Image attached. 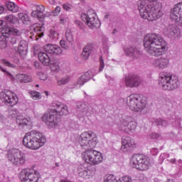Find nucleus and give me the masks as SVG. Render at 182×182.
Here are the masks:
<instances>
[{
    "mask_svg": "<svg viewBox=\"0 0 182 182\" xmlns=\"http://www.w3.org/2000/svg\"><path fill=\"white\" fill-rule=\"evenodd\" d=\"M51 107H53L51 110L58 116H66L69 113L68 105L59 101H53Z\"/></svg>",
    "mask_w": 182,
    "mask_h": 182,
    "instance_id": "16",
    "label": "nucleus"
},
{
    "mask_svg": "<svg viewBox=\"0 0 182 182\" xmlns=\"http://www.w3.org/2000/svg\"><path fill=\"white\" fill-rule=\"evenodd\" d=\"M170 18L178 26H182V2L176 4L171 10Z\"/></svg>",
    "mask_w": 182,
    "mask_h": 182,
    "instance_id": "15",
    "label": "nucleus"
},
{
    "mask_svg": "<svg viewBox=\"0 0 182 182\" xmlns=\"http://www.w3.org/2000/svg\"><path fill=\"white\" fill-rule=\"evenodd\" d=\"M2 65H4V66H7L8 68H15V65L11 63L9 61L4 59L1 60Z\"/></svg>",
    "mask_w": 182,
    "mask_h": 182,
    "instance_id": "50",
    "label": "nucleus"
},
{
    "mask_svg": "<svg viewBox=\"0 0 182 182\" xmlns=\"http://www.w3.org/2000/svg\"><path fill=\"white\" fill-rule=\"evenodd\" d=\"M105 77H107V79L108 80H114V77H112V76H109L107 75H105Z\"/></svg>",
    "mask_w": 182,
    "mask_h": 182,
    "instance_id": "58",
    "label": "nucleus"
},
{
    "mask_svg": "<svg viewBox=\"0 0 182 182\" xmlns=\"http://www.w3.org/2000/svg\"><path fill=\"white\" fill-rule=\"evenodd\" d=\"M144 48L151 56H161L167 50V43L164 38L157 33H149L144 38Z\"/></svg>",
    "mask_w": 182,
    "mask_h": 182,
    "instance_id": "1",
    "label": "nucleus"
},
{
    "mask_svg": "<svg viewBox=\"0 0 182 182\" xmlns=\"http://www.w3.org/2000/svg\"><path fill=\"white\" fill-rule=\"evenodd\" d=\"M50 69L52 72H55V73H59V72H60V66L59 65V62L53 63L50 66Z\"/></svg>",
    "mask_w": 182,
    "mask_h": 182,
    "instance_id": "38",
    "label": "nucleus"
},
{
    "mask_svg": "<svg viewBox=\"0 0 182 182\" xmlns=\"http://www.w3.org/2000/svg\"><path fill=\"white\" fill-rule=\"evenodd\" d=\"M30 95H31V97H32V99H33L34 100H38V99L42 98L41 93H39L36 91L30 92Z\"/></svg>",
    "mask_w": 182,
    "mask_h": 182,
    "instance_id": "40",
    "label": "nucleus"
},
{
    "mask_svg": "<svg viewBox=\"0 0 182 182\" xmlns=\"http://www.w3.org/2000/svg\"><path fill=\"white\" fill-rule=\"evenodd\" d=\"M130 164L133 168L146 171L150 168V160L143 154H134L130 161Z\"/></svg>",
    "mask_w": 182,
    "mask_h": 182,
    "instance_id": "8",
    "label": "nucleus"
},
{
    "mask_svg": "<svg viewBox=\"0 0 182 182\" xmlns=\"http://www.w3.org/2000/svg\"><path fill=\"white\" fill-rule=\"evenodd\" d=\"M39 78L41 79V80H46V79H48V76L46 75V74L40 73Z\"/></svg>",
    "mask_w": 182,
    "mask_h": 182,
    "instance_id": "53",
    "label": "nucleus"
},
{
    "mask_svg": "<svg viewBox=\"0 0 182 182\" xmlns=\"http://www.w3.org/2000/svg\"><path fill=\"white\" fill-rule=\"evenodd\" d=\"M59 14H60V6H57L55 9V10H53L52 11V15L53 16H58V15H59Z\"/></svg>",
    "mask_w": 182,
    "mask_h": 182,
    "instance_id": "52",
    "label": "nucleus"
},
{
    "mask_svg": "<svg viewBox=\"0 0 182 182\" xmlns=\"http://www.w3.org/2000/svg\"><path fill=\"white\" fill-rule=\"evenodd\" d=\"M159 84L164 90H176L178 87V78L170 73L162 72L159 74Z\"/></svg>",
    "mask_w": 182,
    "mask_h": 182,
    "instance_id": "4",
    "label": "nucleus"
},
{
    "mask_svg": "<svg viewBox=\"0 0 182 182\" xmlns=\"http://www.w3.org/2000/svg\"><path fill=\"white\" fill-rule=\"evenodd\" d=\"M23 77H23V83H29L32 82V76L28 75L27 74H23Z\"/></svg>",
    "mask_w": 182,
    "mask_h": 182,
    "instance_id": "48",
    "label": "nucleus"
},
{
    "mask_svg": "<svg viewBox=\"0 0 182 182\" xmlns=\"http://www.w3.org/2000/svg\"><path fill=\"white\" fill-rule=\"evenodd\" d=\"M117 182H132V177L130 176H122Z\"/></svg>",
    "mask_w": 182,
    "mask_h": 182,
    "instance_id": "45",
    "label": "nucleus"
},
{
    "mask_svg": "<svg viewBox=\"0 0 182 182\" xmlns=\"http://www.w3.org/2000/svg\"><path fill=\"white\" fill-rule=\"evenodd\" d=\"M82 159L90 166H97L103 161V155L96 150L89 149L82 153Z\"/></svg>",
    "mask_w": 182,
    "mask_h": 182,
    "instance_id": "7",
    "label": "nucleus"
},
{
    "mask_svg": "<svg viewBox=\"0 0 182 182\" xmlns=\"http://www.w3.org/2000/svg\"><path fill=\"white\" fill-rule=\"evenodd\" d=\"M43 32H45V27L41 26V24H35L33 35L30 38L34 41H39V38L43 36Z\"/></svg>",
    "mask_w": 182,
    "mask_h": 182,
    "instance_id": "23",
    "label": "nucleus"
},
{
    "mask_svg": "<svg viewBox=\"0 0 182 182\" xmlns=\"http://www.w3.org/2000/svg\"><path fill=\"white\" fill-rule=\"evenodd\" d=\"M0 100L7 106H15L19 102V98L15 92L9 90H6L0 92Z\"/></svg>",
    "mask_w": 182,
    "mask_h": 182,
    "instance_id": "12",
    "label": "nucleus"
},
{
    "mask_svg": "<svg viewBox=\"0 0 182 182\" xmlns=\"http://www.w3.org/2000/svg\"><path fill=\"white\" fill-rule=\"evenodd\" d=\"M5 6L8 9V11H10V12H13L14 14H16L19 11V7L18 5L15 4L14 2L11 1H7L5 3Z\"/></svg>",
    "mask_w": 182,
    "mask_h": 182,
    "instance_id": "33",
    "label": "nucleus"
},
{
    "mask_svg": "<svg viewBox=\"0 0 182 182\" xmlns=\"http://www.w3.org/2000/svg\"><path fill=\"white\" fill-rule=\"evenodd\" d=\"M18 16L19 19L24 23V25H28L30 23V20H29V16L28 14H24V13H18Z\"/></svg>",
    "mask_w": 182,
    "mask_h": 182,
    "instance_id": "35",
    "label": "nucleus"
},
{
    "mask_svg": "<svg viewBox=\"0 0 182 182\" xmlns=\"http://www.w3.org/2000/svg\"><path fill=\"white\" fill-rule=\"evenodd\" d=\"M7 158L14 166H23L26 161L25 154L18 149H11L8 151Z\"/></svg>",
    "mask_w": 182,
    "mask_h": 182,
    "instance_id": "9",
    "label": "nucleus"
},
{
    "mask_svg": "<svg viewBox=\"0 0 182 182\" xmlns=\"http://www.w3.org/2000/svg\"><path fill=\"white\" fill-rule=\"evenodd\" d=\"M18 112L16 109L13 108L11 110L9 111V117L15 118L18 116Z\"/></svg>",
    "mask_w": 182,
    "mask_h": 182,
    "instance_id": "44",
    "label": "nucleus"
},
{
    "mask_svg": "<svg viewBox=\"0 0 182 182\" xmlns=\"http://www.w3.org/2000/svg\"><path fill=\"white\" fill-rule=\"evenodd\" d=\"M21 182H39L41 173L35 169H23L19 173Z\"/></svg>",
    "mask_w": 182,
    "mask_h": 182,
    "instance_id": "11",
    "label": "nucleus"
},
{
    "mask_svg": "<svg viewBox=\"0 0 182 182\" xmlns=\"http://www.w3.org/2000/svg\"><path fill=\"white\" fill-rule=\"evenodd\" d=\"M42 121L46 124L50 129H53L56 126H59L60 119L58 118L57 114L51 109L50 113H44L42 117Z\"/></svg>",
    "mask_w": 182,
    "mask_h": 182,
    "instance_id": "13",
    "label": "nucleus"
},
{
    "mask_svg": "<svg viewBox=\"0 0 182 182\" xmlns=\"http://www.w3.org/2000/svg\"><path fill=\"white\" fill-rule=\"evenodd\" d=\"M6 42H8V41L5 36L0 37V49H5V48H6Z\"/></svg>",
    "mask_w": 182,
    "mask_h": 182,
    "instance_id": "41",
    "label": "nucleus"
},
{
    "mask_svg": "<svg viewBox=\"0 0 182 182\" xmlns=\"http://www.w3.org/2000/svg\"><path fill=\"white\" fill-rule=\"evenodd\" d=\"M63 9H65V11H70L72 9L70 6H69L68 4H63Z\"/></svg>",
    "mask_w": 182,
    "mask_h": 182,
    "instance_id": "55",
    "label": "nucleus"
},
{
    "mask_svg": "<svg viewBox=\"0 0 182 182\" xmlns=\"http://www.w3.org/2000/svg\"><path fill=\"white\" fill-rule=\"evenodd\" d=\"M5 119V117L2 115V114H0V122H2Z\"/></svg>",
    "mask_w": 182,
    "mask_h": 182,
    "instance_id": "62",
    "label": "nucleus"
},
{
    "mask_svg": "<svg viewBox=\"0 0 182 182\" xmlns=\"http://www.w3.org/2000/svg\"><path fill=\"white\" fill-rule=\"evenodd\" d=\"M60 45L61 48H63V49H65V50L69 49V45H68V43L65 40H61L60 41Z\"/></svg>",
    "mask_w": 182,
    "mask_h": 182,
    "instance_id": "51",
    "label": "nucleus"
},
{
    "mask_svg": "<svg viewBox=\"0 0 182 182\" xmlns=\"http://www.w3.org/2000/svg\"><path fill=\"white\" fill-rule=\"evenodd\" d=\"M92 50H93V44L92 43L87 44L84 47L83 51L81 55L82 59H84V60H87V59H89V56H90V53H92Z\"/></svg>",
    "mask_w": 182,
    "mask_h": 182,
    "instance_id": "31",
    "label": "nucleus"
},
{
    "mask_svg": "<svg viewBox=\"0 0 182 182\" xmlns=\"http://www.w3.org/2000/svg\"><path fill=\"white\" fill-rule=\"evenodd\" d=\"M156 124L157 126H161V127H167V126H168V122L166 120L162 119H156Z\"/></svg>",
    "mask_w": 182,
    "mask_h": 182,
    "instance_id": "39",
    "label": "nucleus"
},
{
    "mask_svg": "<svg viewBox=\"0 0 182 182\" xmlns=\"http://www.w3.org/2000/svg\"><path fill=\"white\" fill-rule=\"evenodd\" d=\"M75 23L76 25H77L78 26H80V27L82 26V22L80 21L76 20V21H75Z\"/></svg>",
    "mask_w": 182,
    "mask_h": 182,
    "instance_id": "60",
    "label": "nucleus"
},
{
    "mask_svg": "<svg viewBox=\"0 0 182 182\" xmlns=\"http://www.w3.org/2000/svg\"><path fill=\"white\" fill-rule=\"evenodd\" d=\"M165 33L171 38H174V39H179L181 36V31L180 28L173 24L168 25L166 28Z\"/></svg>",
    "mask_w": 182,
    "mask_h": 182,
    "instance_id": "19",
    "label": "nucleus"
},
{
    "mask_svg": "<svg viewBox=\"0 0 182 182\" xmlns=\"http://www.w3.org/2000/svg\"><path fill=\"white\" fill-rule=\"evenodd\" d=\"M46 16H50V12H46V14H44V18Z\"/></svg>",
    "mask_w": 182,
    "mask_h": 182,
    "instance_id": "63",
    "label": "nucleus"
},
{
    "mask_svg": "<svg viewBox=\"0 0 182 182\" xmlns=\"http://www.w3.org/2000/svg\"><path fill=\"white\" fill-rule=\"evenodd\" d=\"M138 11H139V15L143 19H147L151 22L153 21H157V19L163 16V10L161 9V4L151 6V3L147 0H139L137 1Z\"/></svg>",
    "mask_w": 182,
    "mask_h": 182,
    "instance_id": "2",
    "label": "nucleus"
},
{
    "mask_svg": "<svg viewBox=\"0 0 182 182\" xmlns=\"http://www.w3.org/2000/svg\"><path fill=\"white\" fill-rule=\"evenodd\" d=\"M0 70L3 72L4 76L10 79L11 82H15V80H17V82H19L20 83H23V74H17L16 75V77L12 75L9 71L6 70V68H4L2 65H0Z\"/></svg>",
    "mask_w": 182,
    "mask_h": 182,
    "instance_id": "21",
    "label": "nucleus"
},
{
    "mask_svg": "<svg viewBox=\"0 0 182 182\" xmlns=\"http://www.w3.org/2000/svg\"><path fill=\"white\" fill-rule=\"evenodd\" d=\"M78 175L82 178H90L92 176V171L89 170L85 165H80L78 166Z\"/></svg>",
    "mask_w": 182,
    "mask_h": 182,
    "instance_id": "27",
    "label": "nucleus"
},
{
    "mask_svg": "<svg viewBox=\"0 0 182 182\" xmlns=\"http://www.w3.org/2000/svg\"><path fill=\"white\" fill-rule=\"evenodd\" d=\"M92 73L87 72L84 75H81L77 82L75 83V86H79V87H82L83 85H85L87 82H89L90 79H92Z\"/></svg>",
    "mask_w": 182,
    "mask_h": 182,
    "instance_id": "26",
    "label": "nucleus"
},
{
    "mask_svg": "<svg viewBox=\"0 0 182 182\" xmlns=\"http://www.w3.org/2000/svg\"><path fill=\"white\" fill-rule=\"evenodd\" d=\"M45 6L38 5L36 6V11H33L31 16L33 18H38V19H43L45 18Z\"/></svg>",
    "mask_w": 182,
    "mask_h": 182,
    "instance_id": "25",
    "label": "nucleus"
},
{
    "mask_svg": "<svg viewBox=\"0 0 182 182\" xmlns=\"http://www.w3.org/2000/svg\"><path fill=\"white\" fill-rule=\"evenodd\" d=\"M166 182H176V181H174V180L173 179H167Z\"/></svg>",
    "mask_w": 182,
    "mask_h": 182,
    "instance_id": "64",
    "label": "nucleus"
},
{
    "mask_svg": "<svg viewBox=\"0 0 182 182\" xmlns=\"http://www.w3.org/2000/svg\"><path fill=\"white\" fill-rule=\"evenodd\" d=\"M18 50L20 56L25 58L28 55V42L25 40L21 41Z\"/></svg>",
    "mask_w": 182,
    "mask_h": 182,
    "instance_id": "28",
    "label": "nucleus"
},
{
    "mask_svg": "<svg viewBox=\"0 0 182 182\" xmlns=\"http://www.w3.org/2000/svg\"><path fill=\"white\" fill-rule=\"evenodd\" d=\"M6 21H7V22H9L10 23H18V19L16 18V16H14V15H9L6 16L5 17Z\"/></svg>",
    "mask_w": 182,
    "mask_h": 182,
    "instance_id": "36",
    "label": "nucleus"
},
{
    "mask_svg": "<svg viewBox=\"0 0 182 182\" xmlns=\"http://www.w3.org/2000/svg\"><path fill=\"white\" fill-rule=\"evenodd\" d=\"M16 124L18 126H31L32 124V121H31V118H26L22 115H18L16 117Z\"/></svg>",
    "mask_w": 182,
    "mask_h": 182,
    "instance_id": "29",
    "label": "nucleus"
},
{
    "mask_svg": "<svg viewBox=\"0 0 182 182\" xmlns=\"http://www.w3.org/2000/svg\"><path fill=\"white\" fill-rule=\"evenodd\" d=\"M50 39H52L54 41H56L59 39V33L58 31L52 29L50 31V35H49Z\"/></svg>",
    "mask_w": 182,
    "mask_h": 182,
    "instance_id": "37",
    "label": "nucleus"
},
{
    "mask_svg": "<svg viewBox=\"0 0 182 182\" xmlns=\"http://www.w3.org/2000/svg\"><path fill=\"white\" fill-rule=\"evenodd\" d=\"M81 19L90 29H98V28H100V20H99L93 10H89L87 14H82Z\"/></svg>",
    "mask_w": 182,
    "mask_h": 182,
    "instance_id": "10",
    "label": "nucleus"
},
{
    "mask_svg": "<svg viewBox=\"0 0 182 182\" xmlns=\"http://www.w3.org/2000/svg\"><path fill=\"white\" fill-rule=\"evenodd\" d=\"M135 146L136 142H134V139L129 136H124L122 139L121 151H123V153H127L132 147H134Z\"/></svg>",
    "mask_w": 182,
    "mask_h": 182,
    "instance_id": "20",
    "label": "nucleus"
},
{
    "mask_svg": "<svg viewBox=\"0 0 182 182\" xmlns=\"http://www.w3.org/2000/svg\"><path fill=\"white\" fill-rule=\"evenodd\" d=\"M97 141V135L92 131L84 132L78 136V143L85 150L95 149Z\"/></svg>",
    "mask_w": 182,
    "mask_h": 182,
    "instance_id": "5",
    "label": "nucleus"
},
{
    "mask_svg": "<svg viewBox=\"0 0 182 182\" xmlns=\"http://www.w3.org/2000/svg\"><path fill=\"white\" fill-rule=\"evenodd\" d=\"M38 59L44 66H49L50 65V57L45 52H40L38 53Z\"/></svg>",
    "mask_w": 182,
    "mask_h": 182,
    "instance_id": "30",
    "label": "nucleus"
},
{
    "mask_svg": "<svg viewBox=\"0 0 182 182\" xmlns=\"http://www.w3.org/2000/svg\"><path fill=\"white\" fill-rule=\"evenodd\" d=\"M1 33V36H4V38H8L9 35H14V36H21V31L14 27H6L2 28Z\"/></svg>",
    "mask_w": 182,
    "mask_h": 182,
    "instance_id": "24",
    "label": "nucleus"
},
{
    "mask_svg": "<svg viewBox=\"0 0 182 182\" xmlns=\"http://www.w3.org/2000/svg\"><path fill=\"white\" fill-rule=\"evenodd\" d=\"M60 23L63 24L68 22V16L65 14H60L59 16Z\"/></svg>",
    "mask_w": 182,
    "mask_h": 182,
    "instance_id": "46",
    "label": "nucleus"
},
{
    "mask_svg": "<svg viewBox=\"0 0 182 182\" xmlns=\"http://www.w3.org/2000/svg\"><path fill=\"white\" fill-rule=\"evenodd\" d=\"M168 65H170V59L167 56H162L159 58L154 59L152 61V65L154 68H156V69H166V68H168Z\"/></svg>",
    "mask_w": 182,
    "mask_h": 182,
    "instance_id": "18",
    "label": "nucleus"
},
{
    "mask_svg": "<svg viewBox=\"0 0 182 182\" xmlns=\"http://www.w3.org/2000/svg\"><path fill=\"white\" fill-rule=\"evenodd\" d=\"M43 50L50 55H62V48L55 44H46L43 47Z\"/></svg>",
    "mask_w": 182,
    "mask_h": 182,
    "instance_id": "22",
    "label": "nucleus"
},
{
    "mask_svg": "<svg viewBox=\"0 0 182 182\" xmlns=\"http://www.w3.org/2000/svg\"><path fill=\"white\" fill-rule=\"evenodd\" d=\"M82 116H86V114H90V107L85 105H82Z\"/></svg>",
    "mask_w": 182,
    "mask_h": 182,
    "instance_id": "42",
    "label": "nucleus"
},
{
    "mask_svg": "<svg viewBox=\"0 0 182 182\" xmlns=\"http://www.w3.org/2000/svg\"><path fill=\"white\" fill-rule=\"evenodd\" d=\"M4 11H5V8L4 7V6L0 5V15L1 14H4Z\"/></svg>",
    "mask_w": 182,
    "mask_h": 182,
    "instance_id": "59",
    "label": "nucleus"
},
{
    "mask_svg": "<svg viewBox=\"0 0 182 182\" xmlns=\"http://www.w3.org/2000/svg\"><path fill=\"white\" fill-rule=\"evenodd\" d=\"M105 69V60H103V57L100 58V68L99 72H102Z\"/></svg>",
    "mask_w": 182,
    "mask_h": 182,
    "instance_id": "49",
    "label": "nucleus"
},
{
    "mask_svg": "<svg viewBox=\"0 0 182 182\" xmlns=\"http://www.w3.org/2000/svg\"><path fill=\"white\" fill-rule=\"evenodd\" d=\"M124 52L128 56H132L133 58H139L140 55V51L134 47H126L124 48Z\"/></svg>",
    "mask_w": 182,
    "mask_h": 182,
    "instance_id": "32",
    "label": "nucleus"
},
{
    "mask_svg": "<svg viewBox=\"0 0 182 182\" xmlns=\"http://www.w3.org/2000/svg\"><path fill=\"white\" fill-rule=\"evenodd\" d=\"M137 127V124L133 122V118L129 116H123L121 119L120 129L125 133H130L134 132Z\"/></svg>",
    "mask_w": 182,
    "mask_h": 182,
    "instance_id": "14",
    "label": "nucleus"
},
{
    "mask_svg": "<svg viewBox=\"0 0 182 182\" xmlns=\"http://www.w3.org/2000/svg\"><path fill=\"white\" fill-rule=\"evenodd\" d=\"M4 28V21L0 20V29Z\"/></svg>",
    "mask_w": 182,
    "mask_h": 182,
    "instance_id": "61",
    "label": "nucleus"
},
{
    "mask_svg": "<svg viewBox=\"0 0 182 182\" xmlns=\"http://www.w3.org/2000/svg\"><path fill=\"white\" fill-rule=\"evenodd\" d=\"M127 105L132 112L140 113V112H143L146 109L147 102L144 97L137 94H132L127 97Z\"/></svg>",
    "mask_w": 182,
    "mask_h": 182,
    "instance_id": "6",
    "label": "nucleus"
},
{
    "mask_svg": "<svg viewBox=\"0 0 182 182\" xmlns=\"http://www.w3.org/2000/svg\"><path fill=\"white\" fill-rule=\"evenodd\" d=\"M65 38L68 42H73V35H72V32H70V30H68L66 31Z\"/></svg>",
    "mask_w": 182,
    "mask_h": 182,
    "instance_id": "43",
    "label": "nucleus"
},
{
    "mask_svg": "<svg viewBox=\"0 0 182 182\" xmlns=\"http://www.w3.org/2000/svg\"><path fill=\"white\" fill-rule=\"evenodd\" d=\"M25 147L31 150H39L46 143V137L43 134L36 131H31L26 134L23 139Z\"/></svg>",
    "mask_w": 182,
    "mask_h": 182,
    "instance_id": "3",
    "label": "nucleus"
},
{
    "mask_svg": "<svg viewBox=\"0 0 182 182\" xmlns=\"http://www.w3.org/2000/svg\"><path fill=\"white\" fill-rule=\"evenodd\" d=\"M6 38L7 42H9V43H11V45H15V43H16V37L14 36L6 37Z\"/></svg>",
    "mask_w": 182,
    "mask_h": 182,
    "instance_id": "47",
    "label": "nucleus"
},
{
    "mask_svg": "<svg viewBox=\"0 0 182 182\" xmlns=\"http://www.w3.org/2000/svg\"><path fill=\"white\" fill-rule=\"evenodd\" d=\"M71 80L72 77H70V75H65L57 79V85L58 86H65V85H68Z\"/></svg>",
    "mask_w": 182,
    "mask_h": 182,
    "instance_id": "34",
    "label": "nucleus"
},
{
    "mask_svg": "<svg viewBox=\"0 0 182 182\" xmlns=\"http://www.w3.org/2000/svg\"><path fill=\"white\" fill-rule=\"evenodd\" d=\"M141 78L136 75H131L125 77L127 87H139L141 85Z\"/></svg>",
    "mask_w": 182,
    "mask_h": 182,
    "instance_id": "17",
    "label": "nucleus"
},
{
    "mask_svg": "<svg viewBox=\"0 0 182 182\" xmlns=\"http://www.w3.org/2000/svg\"><path fill=\"white\" fill-rule=\"evenodd\" d=\"M47 2H48L50 5H56V1L55 0H47Z\"/></svg>",
    "mask_w": 182,
    "mask_h": 182,
    "instance_id": "56",
    "label": "nucleus"
},
{
    "mask_svg": "<svg viewBox=\"0 0 182 182\" xmlns=\"http://www.w3.org/2000/svg\"><path fill=\"white\" fill-rule=\"evenodd\" d=\"M34 66L35 68H36V69H39V68H41V63H39V62L38 61H36L34 63Z\"/></svg>",
    "mask_w": 182,
    "mask_h": 182,
    "instance_id": "57",
    "label": "nucleus"
},
{
    "mask_svg": "<svg viewBox=\"0 0 182 182\" xmlns=\"http://www.w3.org/2000/svg\"><path fill=\"white\" fill-rule=\"evenodd\" d=\"M149 136L151 139H159L160 137V135L157 133H151Z\"/></svg>",
    "mask_w": 182,
    "mask_h": 182,
    "instance_id": "54",
    "label": "nucleus"
}]
</instances>
